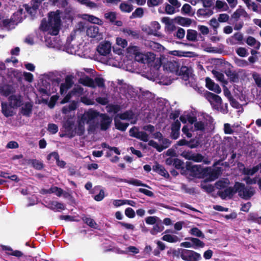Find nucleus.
<instances>
[{
    "mask_svg": "<svg viewBox=\"0 0 261 261\" xmlns=\"http://www.w3.org/2000/svg\"><path fill=\"white\" fill-rule=\"evenodd\" d=\"M49 23L51 25L50 34L53 35L58 34L61 24L60 14L58 10L56 12H50L48 15Z\"/></svg>",
    "mask_w": 261,
    "mask_h": 261,
    "instance_id": "nucleus-1",
    "label": "nucleus"
},
{
    "mask_svg": "<svg viewBox=\"0 0 261 261\" xmlns=\"http://www.w3.org/2000/svg\"><path fill=\"white\" fill-rule=\"evenodd\" d=\"M235 187L237 188L239 196L245 200L250 199L255 193L254 188L246 187L244 184L240 182L235 183Z\"/></svg>",
    "mask_w": 261,
    "mask_h": 261,
    "instance_id": "nucleus-2",
    "label": "nucleus"
},
{
    "mask_svg": "<svg viewBox=\"0 0 261 261\" xmlns=\"http://www.w3.org/2000/svg\"><path fill=\"white\" fill-rule=\"evenodd\" d=\"M222 173L221 167L204 168L202 170V176L205 178V181H212L217 179Z\"/></svg>",
    "mask_w": 261,
    "mask_h": 261,
    "instance_id": "nucleus-3",
    "label": "nucleus"
},
{
    "mask_svg": "<svg viewBox=\"0 0 261 261\" xmlns=\"http://www.w3.org/2000/svg\"><path fill=\"white\" fill-rule=\"evenodd\" d=\"M180 256L185 261H198L201 259L199 253L190 250L181 249Z\"/></svg>",
    "mask_w": 261,
    "mask_h": 261,
    "instance_id": "nucleus-4",
    "label": "nucleus"
},
{
    "mask_svg": "<svg viewBox=\"0 0 261 261\" xmlns=\"http://www.w3.org/2000/svg\"><path fill=\"white\" fill-rule=\"evenodd\" d=\"M164 70L176 74L179 68L180 67V64L175 61H166L162 63Z\"/></svg>",
    "mask_w": 261,
    "mask_h": 261,
    "instance_id": "nucleus-5",
    "label": "nucleus"
},
{
    "mask_svg": "<svg viewBox=\"0 0 261 261\" xmlns=\"http://www.w3.org/2000/svg\"><path fill=\"white\" fill-rule=\"evenodd\" d=\"M162 145H159L156 142L154 141L151 140L148 142V145L152 146L154 148L156 149L158 152H162L164 149L169 147L171 144V141L167 138H162L161 139Z\"/></svg>",
    "mask_w": 261,
    "mask_h": 261,
    "instance_id": "nucleus-6",
    "label": "nucleus"
},
{
    "mask_svg": "<svg viewBox=\"0 0 261 261\" xmlns=\"http://www.w3.org/2000/svg\"><path fill=\"white\" fill-rule=\"evenodd\" d=\"M129 136L143 142H147L148 141V135L145 132L139 131L138 127L134 126L129 129Z\"/></svg>",
    "mask_w": 261,
    "mask_h": 261,
    "instance_id": "nucleus-7",
    "label": "nucleus"
},
{
    "mask_svg": "<svg viewBox=\"0 0 261 261\" xmlns=\"http://www.w3.org/2000/svg\"><path fill=\"white\" fill-rule=\"evenodd\" d=\"M237 193H238L237 188L235 187L234 185L233 187H226L223 191H219L217 194L222 199H226L227 197L229 199H231Z\"/></svg>",
    "mask_w": 261,
    "mask_h": 261,
    "instance_id": "nucleus-8",
    "label": "nucleus"
},
{
    "mask_svg": "<svg viewBox=\"0 0 261 261\" xmlns=\"http://www.w3.org/2000/svg\"><path fill=\"white\" fill-rule=\"evenodd\" d=\"M74 82L72 80L71 75H67L65 79V83H62L60 85V93L63 95L67 92V91L73 86Z\"/></svg>",
    "mask_w": 261,
    "mask_h": 261,
    "instance_id": "nucleus-9",
    "label": "nucleus"
},
{
    "mask_svg": "<svg viewBox=\"0 0 261 261\" xmlns=\"http://www.w3.org/2000/svg\"><path fill=\"white\" fill-rule=\"evenodd\" d=\"M99 115V113L96 111L90 110L87 112L84 113L82 116L81 120L86 122L87 123L91 122Z\"/></svg>",
    "mask_w": 261,
    "mask_h": 261,
    "instance_id": "nucleus-10",
    "label": "nucleus"
},
{
    "mask_svg": "<svg viewBox=\"0 0 261 261\" xmlns=\"http://www.w3.org/2000/svg\"><path fill=\"white\" fill-rule=\"evenodd\" d=\"M204 96L206 99L212 104L215 102L218 106H220L222 104V99L219 95L206 91L204 93Z\"/></svg>",
    "mask_w": 261,
    "mask_h": 261,
    "instance_id": "nucleus-11",
    "label": "nucleus"
},
{
    "mask_svg": "<svg viewBox=\"0 0 261 261\" xmlns=\"http://www.w3.org/2000/svg\"><path fill=\"white\" fill-rule=\"evenodd\" d=\"M97 52L102 56H107L109 54L111 50V44L109 42H105L103 43L99 44L97 47Z\"/></svg>",
    "mask_w": 261,
    "mask_h": 261,
    "instance_id": "nucleus-12",
    "label": "nucleus"
},
{
    "mask_svg": "<svg viewBox=\"0 0 261 261\" xmlns=\"http://www.w3.org/2000/svg\"><path fill=\"white\" fill-rule=\"evenodd\" d=\"M100 117V129L102 130H107L111 125L112 122V118L106 114H101Z\"/></svg>",
    "mask_w": 261,
    "mask_h": 261,
    "instance_id": "nucleus-13",
    "label": "nucleus"
},
{
    "mask_svg": "<svg viewBox=\"0 0 261 261\" xmlns=\"http://www.w3.org/2000/svg\"><path fill=\"white\" fill-rule=\"evenodd\" d=\"M205 86L211 91H213L216 93H220L221 89L219 85L215 84L212 79L208 77L205 78Z\"/></svg>",
    "mask_w": 261,
    "mask_h": 261,
    "instance_id": "nucleus-14",
    "label": "nucleus"
},
{
    "mask_svg": "<svg viewBox=\"0 0 261 261\" xmlns=\"http://www.w3.org/2000/svg\"><path fill=\"white\" fill-rule=\"evenodd\" d=\"M86 33L91 38H100L101 36L99 33V27L95 24L89 26L87 29Z\"/></svg>",
    "mask_w": 261,
    "mask_h": 261,
    "instance_id": "nucleus-15",
    "label": "nucleus"
},
{
    "mask_svg": "<svg viewBox=\"0 0 261 261\" xmlns=\"http://www.w3.org/2000/svg\"><path fill=\"white\" fill-rule=\"evenodd\" d=\"M45 207L54 211H60V210H64L65 209V206L63 203L55 201H49L47 205H45Z\"/></svg>",
    "mask_w": 261,
    "mask_h": 261,
    "instance_id": "nucleus-16",
    "label": "nucleus"
},
{
    "mask_svg": "<svg viewBox=\"0 0 261 261\" xmlns=\"http://www.w3.org/2000/svg\"><path fill=\"white\" fill-rule=\"evenodd\" d=\"M152 170L153 171L158 173L160 175L164 176L166 178H169L170 175L168 172L166 171L165 168L161 165L156 163L155 165L152 167Z\"/></svg>",
    "mask_w": 261,
    "mask_h": 261,
    "instance_id": "nucleus-17",
    "label": "nucleus"
},
{
    "mask_svg": "<svg viewBox=\"0 0 261 261\" xmlns=\"http://www.w3.org/2000/svg\"><path fill=\"white\" fill-rule=\"evenodd\" d=\"M174 21L176 23L180 25L187 27L190 26L192 22L191 19L180 16L175 17Z\"/></svg>",
    "mask_w": 261,
    "mask_h": 261,
    "instance_id": "nucleus-18",
    "label": "nucleus"
},
{
    "mask_svg": "<svg viewBox=\"0 0 261 261\" xmlns=\"http://www.w3.org/2000/svg\"><path fill=\"white\" fill-rule=\"evenodd\" d=\"M74 126V122L72 120H67L64 123V126L67 132V135L70 138H73L75 134L73 128Z\"/></svg>",
    "mask_w": 261,
    "mask_h": 261,
    "instance_id": "nucleus-19",
    "label": "nucleus"
},
{
    "mask_svg": "<svg viewBox=\"0 0 261 261\" xmlns=\"http://www.w3.org/2000/svg\"><path fill=\"white\" fill-rule=\"evenodd\" d=\"M190 70L188 67L182 66L180 67L176 75L180 76L182 80L187 81L189 79Z\"/></svg>",
    "mask_w": 261,
    "mask_h": 261,
    "instance_id": "nucleus-20",
    "label": "nucleus"
},
{
    "mask_svg": "<svg viewBox=\"0 0 261 261\" xmlns=\"http://www.w3.org/2000/svg\"><path fill=\"white\" fill-rule=\"evenodd\" d=\"M33 104L30 102L25 103L21 109V113L26 117H30L32 113Z\"/></svg>",
    "mask_w": 261,
    "mask_h": 261,
    "instance_id": "nucleus-21",
    "label": "nucleus"
},
{
    "mask_svg": "<svg viewBox=\"0 0 261 261\" xmlns=\"http://www.w3.org/2000/svg\"><path fill=\"white\" fill-rule=\"evenodd\" d=\"M120 181L136 186H142L144 187H147L148 188H150V187L149 186L143 183L141 180L137 179L132 178L130 180L126 179H120Z\"/></svg>",
    "mask_w": 261,
    "mask_h": 261,
    "instance_id": "nucleus-22",
    "label": "nucleus"
},
{
    "mask_svg": "<svg viewBox=\"0 0 261 261\" xmlns=\"http://www.w3.org/2000/svg\"><path fill=\"white\" fill-rule=\"evenodd\" d=\"M164 229V226L163 222L161 220L159 219L150 230V232L152 235H156L158 232H162Z\"/></svg>",
    "mask_w": 261,
    "mask_h": 261,
    "instance_id": "nucleus-23",
    "label": "nucleus"
},
{
    "mask_svg": "<svg viewBox=\"0 0 261 261\" xmlns=\"http://www.w3.org/2000/svg\"><path fill=\"white\" fill-rule=\"evenodd\" d=\"M181 12L184 15H187L189 16H193L195 12L193 10L192 7L188 4H185L181 9Z\"/></svg>",
    "mask_w": 261,
    "mask_h": 261,
    "instance_id": "nucleus-24",
    "label": "nucleus"
},
{
    "mask_svg": "<svg viewBox=\"0 0 261 261\" xmlns=\"http://www.w3.org/2000/svg\"><path fill=\"white\" fill-rule=\"evenodd\" d=\"M226 75L229 77L231 83H237L239 81V74L236 71H232L230 69L225 71Z\"/></svg>",
    "mask_w": 261,
    "mask_h": 261,
    "instance_id": "nucleus-25",
    "label": "nucleus"
},
{
    "mask_svg": "<svg viewBox=\"0 0 261 261\" xmlns=\"http://www.w3.org/2000/svg\"><path fill=\"white\" fill-rule=\"evenodd\" d=\"M185 239L190 240L192 242V247L194 249L203 248L205 246V244L198 238L189 237Z\"/></svg>",
    "mask_w": 261,
    "mask_h": 261,
    "instance_id": "nucleus-26",
    "label": "nucleus"
},
{
    "mask_svg": "<svg viewBox=\"0 0 261 261\" xmlns=\"http://www.w3.org/2000/svg\"><path fill=\"white\" fill-rule=\"evenodd\" d=\"M9 99L14 107H19L22 105L20 95H12L9 97Z\"/></svg>",
    "mask_w": 261,
    "mask_h": 261,
    "instance_id": "nucleus-27",
    "label": "nucleus"
},
{
    "mask_svg": "<svg viewBox=\"0 0 261 261\" xmlns=\"http://www.w3.org/2000/svg\"><path fill=\"white\" fill-rule=\"evenodd\" d=\"M198 33L196 30L189 29L187 30L186 38L188 41L196 42L197 39Z\"/></svg>",
    "mask_w": 261,
    "mask_h": 261,
    "instance_id": "nucleus-28",
    "label": "nucleus"
},
{
    "mask_svg": "<svg viewBox=\"0 0 261 261\" xmlns=\"http://www.w3.org/2000/svg\"><path fill=\"white\" fill-rule=\"evenodd\" d=\"M80 80V83L85 86L92 88H95L96 87L94 80L88 76H86L84 79H81Z\"/></svg>",
    "mask_w": 261,
    "mask_h": 261,
    "instance_id": "nucleus-29",
    "label": "nucleus"
},
{
    "mask_svg": "<svg viewBox=\"0 0 261 261\" xmlns=\"http://www.w3.org/2000/svg\"><path fill=\"white\" fill-rule=\"evenodd\" d=\"M246 42L248 45L254 46L256 49H258L260 46V42H257L255 38L252 36H248Z\"/></svg>",
    "mask_w": 261,
    "mask_h": 261,
    "instance_id": "nucleus-30",
    "label": "nucleus"
},
{
    "mask_svg": "<svg viewBox=\"0 0 261 261\" xmlns=\"http://www.w3.org/2000/svg\"><path fill=\"white\" fill-rule=\"evenodd\" d=\"M1 106L2 112L5 117H8L13 115L12 111L11 110L6 102H2Z\"/></svg>",
    "mask_w": 261,
    "mask_h": 261,
    "instance_id": "nucleus-31",
    "label": "nucleus"
},
{
    "mask_svg": "<svg viewBox=\"0 0 261 261\" xmlns=\"http://www.w3.org/2000/svg\"><path fill=\"white\" fill-rule=\"evenodd\" d=\"M114 122L115 127L121 131H125L129 125L127 123L121 122L120 120L117 119L116 118H114Z\"/></svg>",
    "mask_w": 261,
    "mask_h": 261,
    "instance_id": "nucleus-32",
    "label": "nucleus"
},
{
    "mask_svg": "<svg viewBox=\"0 0 261 261\" xmlns=\"http://www.w3.org/2000/svg\"><path fill=\"white\" fill-rule=\"evenodd\" d=\"M107 112L109 113L117 114L121 110V107L118 105L109 104L106 107Z\"/></svg>",
    "mask_w": 261,
    "mask_h": 261,
    "instance_id": "nucleus-33",
    "label": "nucleus"
},
{
    "mask_svg": "<svg viewBox=\"0 0 261 261\" xmlns=\"http://www.w3.org/2000/svg\"><path fill=\"white\" fill-rule=\"evenodd\" d=\"M0 92L3 96L7 97L13 92L12 88L8 85L4 86L0 88Z\"/></svg>",
    "mask_w": 261,
    "mask_h": 261,
    "instance_id": "nucleus-34",
    "label": "nucleus"
},
{
    "mask_svg": "<svg viewBox=\"0 0 261 261\" xmlns=\"http://www.w3.org/2000/svg\"><path fill=\"white\" fill-rule=\"evenodd\" d=\"M17 23L16 18H14L13 16L10 19H5L2 20V24L3 27L6 28H9L12 25L15 23Z\"/></svg>",
    "mask_w": 261,
    "mask_h": 261,
    "instance_id": "nucleus-35",
    "label": "nucleus"
},
{
    "mask_svg": "<svg viewBox=\"0 0 261 261\" xmlns=\"http://www.w3.org/2000/svg\"><path fill=\"white\" fill-rule=\"evenodd\" d=\"M162 239L169 243H176L179 241V238L177 236L169 234H165L163 236Z\"/></svg>",
    "mask_w": 261,
    "mask_h": 261,
    "instance_id": "nucleus-36",
    "label": "nucleus"
},
{
    "mask_svg": "<svg viewBox=\"0 0 261 261\" xmlns=\"http://www.w3.org/2000/svg\"><path fill=\"white\" fill-rule=\"evenodd\" d=\"M187 169L191 170V172H194L195 174L197 173H201L202 174V170L204 168H202L200 165H187Z\"/></svg>",
    "mask_w": 261,
    "mask_h": 261,
    "instance_id": "nucleus-37",
    "label": "nucleus"
},
{
    "mask_svg": "<svg viewBox=\"0 0 261 261\" xmlns=\"http://www.w3.org/2000/svg\"><path fill=\"white\" fill-rule=\"evenodd\" d=\"M119 9L122 12L130 13L133 10V6L124 2L120 5Z\"/></svg>",
    "mask_w": 261,
    "mask_h": 261,
    "instance_id": "nucleus-38",
    "label": "nucleus"
},
{
    "mask_svg": "<svg viewBox=\"0 0 261 261\" xmlns=\"http://www.w3.org/2000/svg\"><path fill=\"white\" fill-rule=\"evenodd\" d=\"M48 87H49V88L50 87V84L49 83H46L45 86H44L43 87L39 88L38 91L40 92V94H42V96L50 95V91L49 88H48Z\"/></svg>",
    "mask_w": 261,
    "mask_h": 261,
    "instance_id": "nucleus-39",
    "label": "nucleus"
},
{
    "mask_svg": "<svg viewBox=\"0 0 261 261\" xmlns=\"http://www.w3.org/2000/svg\"><path fill=\"white\" fill-rule=\"evenodd\" d=\"M258 166H254L253 168L249 169L244 167L243 170V174L247 175H253L258 170Z\"/></svg>",
    "mask_w": 261,
    "mask_h": 261,
    "instance_id": "nucleus-40",
    "label": "nucleus"
},
{
    "mask_svg": "<svg viewBox=\"0 0 261 261\" xmlns=\"http://www.w3.org/2000/svg\"><path fill=\"white\" fill-rule=\"evenodd\" d=\"M29 163H31L32 166L36 170H41L44 167L43 164L36 159L30 160Z\"/></svg>",
    "mask_w": 261,
    "mask_h": 261,
    "instance_id": "nucleus-41",
    "label": "nucleus"
},
{
    "mask_svg": "<svg viewBox=\"0 0 261 261\" xmlns=\"http://www.w3.org/2000/svg\"><path fill=\"white\" fill-rule=\"evenodd\" d=\"M190 233L193 236L201 238V239H203L205 237L204 234L197 227L192 228L190 230Z\"/></svg>",
    "mask_w": 261,
    "mask_h": 261,
    "instance_id": "nucleus-42",
    "label": "nucleus"
},
{
    "mask_svg": "<svg viewBox=\"0 0 261 261\" xmlns=\"http://www.w3.org/2000/svg\"><path fill=\"white\" fill-rule=\"evenodd\" d=\"M144 14L143 9L142 8H138L135 11L133 12L131 16H130V19L135 18H141L143 16Z\"/></svg>",
    "mask_w": 261,
    "mask_h": 261,
    "instance_id": "nucleus-43",
    "label": "nucleus"
},
{
    "mask_svg": "<svg viewBox=\"0 0 261 261\" xmlns=\"http://www.w3.org/2000/svg\"><path fill=\"white\" fill-rule=\"evenodd\" d=\"M133 113L132 111H125L118 115L119 118L121 120H130L133 118Z\"/></svg>",
    "mask_w": 261,
    "mask_h": 261,
    "instance_id": "nucleus-44",
    "label": "nucleus"
},
{
    "mask_svg": "<svg viewBox=\"0 0 261 261\" xmlns=\"http://www.w3.org/2000/svg\"><path fill=\"white\" fill-rule=\"evenodd\" d=\"M212 73L219 81L227 84V82L224 80V75L222 73L215 70H213Z\"/></svg>",
    "mask_w": 261,
    "mask_h": 261,
    "instance_id": "nucleus-45",
    "label": "nucleus"
},
{
    "mask_svg": "<svg viewBox=\"0 0 261 261\" xmlns=\"http://www.w3.org/2000/svg\"><path fill=\"white\" fill-rule=\"evenodd\" d=\"M40 29L44 32L51 30V25L49 23V21H47L45 18L43 19L40 25Z\"/></svg>",
    "mask_w": 261,
    "mask_h": 261,
    "instance_id": "nucleus-46",
    "label": "nucleus"
},
{
    "mask_svg": "<svg viewBox=\"0 0 261 261\" xmlns=\"http://www.w3.org/2000/svg\"><path fill=\"white\" fill-rule=\"evenodd\" d=\"M117 13L115 12H109L105 14V18L110 22L114 23L116 19Z\"/></svg>",
    "mask_w": 261,
    "mask_h": 261,
    "instance_id": "nucleus-47",
    "label": "nucleus"
},
{
    "mask_svg": "<svg viewBox=\"0 0 261 261\" xmlns=\"http://www.w3.org/2000/svg\"><path fill=\"white\" fill-rule=\"evenodd\" d=\"M83 121H80L78 122L76 134L78 136H81L84 134L85 133V124Z\"/></svg>",
    "mask_w": 261,
    "mask_h": 261,
    "instance_id": "nucleus-48",
    "label": "nucleus"
},
{
    "mask_svg": "<svg viewBox=\"0 0 261 261\" xmlns=\"http://www.w3.org/2000/svg\"><path fill=\"white\" fill-rule=\"evenodd\" d=\"M200 144L199 139H191L188 141V147L191 149L197 148Z\"/></svg>",
    "mask_w": 261,
    "mask_h": 261,
    "instance_id": "nucleus-49",
    "label": "nucleus"
},
{
    "mask_svg": "<svg viewBox=\"0 0 261 261\" xmlns=\"http://www.w3.org/2000/svg\"><path fill=\"white\" fill-rule=\"evenodd\" d=\"M124 32L130 35L134 39H138L140 37V32L138 31H133L130 29H126Z\"/></svg>",
    "mask_w": 261,
    "mask_h": 261,
    "instance_id": "nucleus-50",
    "label": "nucleus"
},
{
    "mask_svg": "<svg viewBox=\"0 0 261 261\" xmlns=\"http://www.w3.org/2000/svg\"><path fill=\"white\" fill-rule=\"evenodd\" d=\"M128 54L135 56L140 51V47L137 46H129L127 48Z\"/></svg>",
    "mask_w": 261,
    "mask_h": 261,
    "instance_id": "nucleus-51",
    "label": "nucleus"
},
{
    "mask_svg": "<svg viewBox=\"0 0 261 261\" xmlns=\"http://www.w3.org/2000/svg\"><path fill=\"white\" fill-rule=\"evenodd\" d=\"M23 8H19L17 11L13 14V16L14 18H16V17H17V22H19L21 21V19L23 18L22 15L24 13V10H23Z\"/></svg>",
    "mask_w": 261,
    "mask_h": 261,
    "instance_id": "nucleus-52",
    "label": "nucleus"
},
{
    "mask_svg": "<svg viewBox=\"0 0 261 261\" xmlns=\"http://www.w3.org/2000/svg\"><path fill=\"white\" fill-rule=\"evenodd\" d=\"M160 219L156 216H149L145 218V222L149 225H154Z\"/></svg>",
    "mask_w": 261,
    "mask_h": 261,
    "instance_id": "nucleus-53",
    "label": "nucleus"
},
{
    "mask_svg": "<svg viewBox=\"0 0 261 261\" xmlns=\"http://www.w3.org/2000/svg\"><path fill=\"white\" fill-rule=\"evenodd\" d=\"M185 36V30L182 28H178L177 31L174 34V36L179 39H182Z\"/></svg>",
    "mask_w": 261,
    "mask_h": 261,
    "instance_id": "nucleus-54",
    "label": "nucleus"
},
{
    "mask_svg": "<svg viewBox=\"0 0 261 261\" xmlns=\"http://www.w3.org/2000/svg\"><path fill=\"white\" fill-rule=\"evenodd\" d=\"M48 131L51 134H55L58 131V126L54 123H49L47 127Z\"/></svg>",
    "mask_w": 261,
    "mask_h": 261,
    "instance_id": "nucleus-55",
    "label": "nucleus"
},
{
    "mask_svg": "<svg viewBox=\"0 0 261 261\" xmlns=\"http://www.w3.org/2000/svg\"><path fill=\"white\" fill-rule=\"evenodd\" d=\"M84 222L87 224L88 225H89L90 227L91 228H96V226L97 225V224L96 223V222L94 221V220L91 218H88V217H85L84 219H83Z\"/></svg>",
    "mask_w": 261,
    "mask_h": 261,
    "instance_id": "nucleus-56",
    "label": "nucleus"
},
{
    "mask_svg": "<svg viewBox=\"0 0 261 261\" xmlns=\"http://www.w3.org/2000/svg\"><path fill=\"white\" fill-rule=\"evenodd\" d=\"M94 84L96 87L97 86L99 88H103L105 86V81L103 78L100 77H96L94 80Z\"/></svg>",
    "mask_w": 261,
    "mask_h": 261,
    "instance_id": "nucleus-57",
    "label": "nucleus"
},
{
    "mask_svg": "<svg viewBox=\"0 0 261 261\" xmlns=\"http://www.w3.org/2000/svg\"><path fill=\"white\" fill-rule=\"evenodd\" d=\"M204 156L200 153H193L191 160L195 162H201L203 161Z\"/></svg>",
    "mask_w": 261,
    "mask_h": 261,
    "instance_id": "nucleus-58",
    "label": "nucleus"
},
{
    "mask_svg": "<svg viewBox=\"0 0 261 261\" xmlns=\"http://www.w3.org/2000/svg\"><path fill=\"white\" fill-rule=\"evenodd\" d=\"M22 6L25 9L27 12L31 16H34L36 15L37 12L28 4H23Z\"/></svg>",
    "mask_w": 261,
    "mask_h": 261,
    "instance_id": "nucleus-59",
    "label": "nucleus"
},
{
    "mask_svg": "<svg viewBox=\"0 0 261 261\" xmlns=\"http://www.w3.org/2000/svg\"><path fill=\"white\" fill-rule=\"evenodd\" d=\"M51 193L55 194L57 196L60 197L63 193V190L61 188L56 186H52L51 187Z\"/></svg>",
    "mask_w": 261,
    "mask_h": 261,
    "instance_id": "nucleus-60",
    "label": "nucleus"
},
{
    "mask_svg": "<svg viewBox=\"0 0 261 261\" xmlns=\"http://www.w3.org/2000/svg\"><path fill=\"white\" fill-rule=\"evenodd\" d=\"M125 215L129 218H134L135 217V212L131 207H127L125 210Z\"/></svg>",
    "mask_w": 261,
    "mask_h": 261,
    "instance_id": "nucleus-61",
    "label": "nucleus"
},
{
    "mask_svg": "<svg viewBox=\"0 0 261 261\" xmlns=\"http://www.w3.org/2000/svg\"><path fill=\"white\" fill-rule=\"evenodd\" d=\"M195 130L203 131L205 129L204 123L201 121H197L194 123Z\"/></svg>",
    "mask_w": 261,
    "mask_h": 261,
    "instance_id": "nucleus-62",
    "label": "nucleus"
},
{
    "mask_svg": "<svg viewBox=\"0 0 261 261\" xmlns=\"http://www.w3.org/2000/svg\"><path fill=\"white\" fill-rule=\"evenodd\" d=\"M58 98H59V96L57 95L52 96L50 97V100L48 102V107L51 109L54 108Z\"/></svg>",
    "mask_w": 261,
    "mask_h": 261,
    "instance_id": "nucleus-63",
    "label": "nucleus"
},
{
    "mask_svg": "<svg viewBox=\"0 0 261 261\" xmlns=\"http://www.w3.org/2000/svg\"><path fill=\"white\" fill-rule=\"evenodd\" d=\"M184 163L182 161L175 158L173 166L176 169H182L184 168Z\"/></svg>",
    "mask_w": 261,
    "mask_h": 261,
    "instance_id": "nucleus-64",
    "label": "nucleus"
}]
</instances>
